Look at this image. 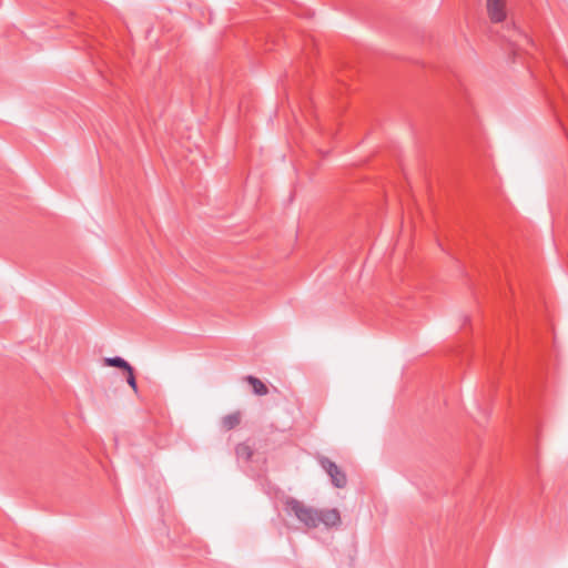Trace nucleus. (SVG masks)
<instances>
[{"label": "nucleus", "instance_id": "nucleus-2", "mask_svg": "<svg viewBox=\"0 0 568 568\" xmlns=\"http://www.w3.org/2000/svg\"><path fill=\"white\" fill-rule=\"evenodd\" d=\"M317 462L320 466L329 476L332 485L336 488H345L347 485L346 474L333 460L326 456H318Z\"/></svg>", "mask_w": 568, "mask_h": 568}, {"label": "nucleus", "instance_id": "nucleus-1", "mask_svg": "<svg viewBox=\"0 0 568 568\" xmlns=\"http://www.w3.org/2000/svg\"><path fill=\"white\" fill-rule=\"evenodd\" d=\"M285 510L288 514H293L306 527H318V510L304 505L298 499L288 497L285 501Z\"/></svg>", "mask_w": 568, "mask_h": 568}, {"label": "nucleus", "instance_id": "nucleus-6", "mask_svg": "<svg viewBox=\"0 0 568 568\" xmlns=\"http://www.w3.org/2000/svg\"><path fill=\"white\" fill-rule=\"evenodd\" d=\"M103 364L109 367H115L123 372L130 369L132 366L128 361L120 356H113V357H105L103 358Z\"/></svg>", "mask_w": 568, "mask_h": 568}, {"label": "nucleus", "instance_id": "nucleus-7", "mask_svg": "<svg viewBox=\"0 0 568 568\" xmlns=\"http://www.w3.org/2000/svg\"><path fill=\"white\" fill-rule=\"evenodd\" d=\"M221 424L225 430L234 429L235 427H237L241 424V413L234 412L232 414L225 415L222 418Z\"/></svg>", "mask_w": 568, "mask_h": 568}, {"label": "nucleus", "instance_id": "nucleus-9", "mask_svg": "<svg viewBox=\"0 0 568 568\" xmlns=\"http://www.w3.org/2000/svg\"><path fill=\"white\" fill-rule=\"evenodd\" d=\"M236 457L248 462L253 456V449L245 443H240L235 447Z\"/></svg>", "mask_w": 568, "mask_h": 568}, {"label": "nucleus", "instance_id": "nucleus-3", "mask_svg": "<svg viewBox=\"0 0 568 568\" xmlns=\"http://www.w3.org/2000/svg\"><path fill=\"white\" fill-rule=\"evenodd\" d=\"M486 10L493 23L507 22V10L505 0H486Z\"/></svg>", "mask_w": 568, "mask_h": 568}, {"label": "nucleus", "instance_id": "nucleus-5", "mask_svg": "<svg viewBox=\"0 0 568 568\" xmlns=\"http://www.w3.org/2000/svg\"><path fill=\"white\" fill-rule=\"evenodd\" d=\"M245 381L252 386L255 395L264 396L268 393L267 386L257 377L247 375Z\"/></svg>", "mask_w": 568, "mask_h": 568}, {"label": "nucleus", "instance_id": "nucleus-8", "mask_svg": "<svg viewBox=\"0 0 568 568\" xmlns=\"http://www.w3.org/2000/svg\"><path fill=\"white\" fill-rule=\"evenodd\" d=\"M507 30L509 33V36H504L509 42H514V43H517L518 42V38H521L524 39L525 41L529 42V38L527 34L523 33L519 29H517L516 24L514 22L511 23H508L507 22Z\"/></svg>", "mask_w": 568, "mask_h": 568}, {"label": "nucleus", "instance_id": "nucleus-4", "mask_svg": "<svg viewBox=\"0 0 568 568\" xmlns=\"http://www.w3.org/2000/svg\"><path fill=\"white\" fill-rule=\"evenodd\" d=\"M323 524L327 528L337 527L341 525V514L338 509H321L318 510V525Z\"/></svg>", "mask_w": 568, "mask_h": 568}, {"label": "nucleus", "instance_id": "nucleus-10", "mask_svg": "<svg viewBox=\"0 0 568 568\" xmlns=\"http://www.w3.org/2000/svg\"><path fill=\"white\" fill-rule=\"evenodd\" d=\"M124 373L126 375V383L133 389V392L136 394L139 388H138L135 371H134L133 366H131L130 369L125 371Z\"/></svg>", "mask_w": 568, "mask_h": 568}]
</instances>
